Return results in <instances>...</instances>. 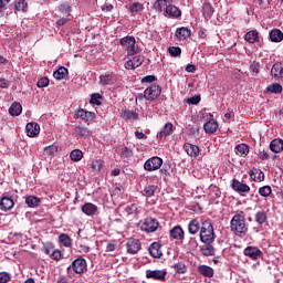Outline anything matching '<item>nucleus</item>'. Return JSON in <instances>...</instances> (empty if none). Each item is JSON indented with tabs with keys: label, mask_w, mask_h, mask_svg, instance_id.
I'll use <instances>...</instances> for the list:
<instances>
[{
	"label": "nucleus",
	"mask_w": 283,
	"mask_h": 283,
	"mask_svg": "<svg viewBox=\"0 0 283 283\" xmlns=\"http://www.w3.org/2000/svg\"><path fill=\"white\" fill-rule=\"evenodd\" d=\"M234 151L237 156L247 158V156H249V146L247 144H239L235 146Z\"/></svg>",
	"instance_id": "nucleus-29"
},
{
	"label": "nucleus",
	"mask_w": 283,
	"mask_h": 283,
	"mask_svg": "<svg viewBox=\"0 0 283 283\" xmlns=\"http://www.w3.org/2000/svg\"><path fill=\"white\" fill-rule=\"evenodd\" d=\"M167 0H157L154 4L155 10H158V12H163L164 10H167Z\"/></svg>",
	"instance_id": "nucleus-46"
},
{
	"label": "nucleus",
	"mask_w": 283,
	"mask_h": 283,
	"mask_svg": "<svg viewBox=\"0 0 283 283\" xmlns=\"http://www.w3.org/2000/svg\"><path fill=\"white\" fill-rule=\"evenodd\" d=\"M143 9L144 7L140 2H134L129 6V12H132V14H138V12L143 11Z\"/></svg>",
	"instance_id": "nucleus-47"
},
{
	"label": "nucleus",
	"mask_w": 283,
	"mask_h": 283,
	"mask_svg": "<svg viewBox=\"0 0 283 283\" xmlns=\"http://www.w3.org/2000/svg\"><path fill=\"white\" fill-rule=\"evenodd\" d=\"M59 241L61 242V244H63V247H66V248L72 247V238H70V235L65 233L60 234Z\"/></svg>",
	"instance_id": "nucleus-43"
},
{
	"label": "nucleus",
	"mask_w": 283,
	"mask_h": 283,
	"mask_svg": "<svg viewBox=\"0 0 283 283\" xmlns=\"http://www.w3.org/2000/svg\"><path fill=\"white\" fill-rule=\"evenodd\" d=\"M63 256H64L63 251L59 249L53 250L50 254L51 260H54L55 262L63 260Z\"/></svg>",
	"instance_id": "nucleus-45"
},
{
	"label": "nucleus",
	"mask_w": 283,
	"mask_h": 283,
	"mask_svg": "<svg viewBox=\"0 0 283 283\" xmlns=\"http://www.w3.org/2000/svg\"><path fill=\"white\" fill-rule=\"evenodd\" d=\"M212 14H213V9L211 8V4L209 3L203 4V17L206 19H211Z\"/></svg>",
	"instance_id": "nucleus-50"
},
{
	"label": "nucleus",
	"mask_w": 283,
	"mask_h": 283,
	"mask_svg": "<svg viewBox=\"0 0 283 283\" xmlns=\"http://www.w3.org/2000/svg\"><path fill=\"white\" fill-rule=\"evenodd\" d=\"M60 12H62V14H70V12H72V7L67 3L61 4Z\"/></svg>",
	"instance_id": "nucleus-56"
},
{
	"label": "nucleus",
	"mask_w": 283,
	"mask_h": 283,
	"mask_svg": "<svg viewBox=\"0 0 283 283\" xmlns=\"http://www.w3.org/2000/svg\"><path fill=\"white\" fill-rule=\"evenodd\" d=\"M200 241L203 244H213L216 242V232L213 231V223L210 220L201 221Z\"/></svg>",
	"instance_id": "nucleus-2"
},
{
	"label": "nucleus",
	"mask_w": 283,
	"mask_h": 283,
	"mask_svg": "<svg viewBox=\"0 0 283 283\" xmlns=\"http://www.w3.org/2000/svg\"><path fill=\"white\" fill-rule=\"evenodd\" d=\"M12 280V274L8 272H0V283H8Z\"/></svg>",
	"instance_id": "nucleus-54"
},
{
	"label": "nucleus",
	"mask_w": 283,
	"mask_h": 283,
	"mask_svg": "<svg viewBox=\"0 0 283 283\" xmlns=\"http://www.w3.org/2000/svg\"><path fill=\"white\" fill-rule=\"evenodd\" d=\"M163 167V158L158 156L150 157L144 164L145 171H158Z\"/></svg>",
	"instance_id": "nucleus-6"
},
{
	"label": "nucleus",
	"mask_w": 283,
	"mask_h": 283,
	"mask_svg": "<svg viewBox=\"0 0 283 283\" xmlns=\"http://www.w3.org/2000/svg\"><path fill=\"white\" fill-rule=\"evenodd\" d=\"M74 133L76 136H91L92 132H90V128L83 127V126H76L74 128Z\"/></svg>",
	"instance_id": "nucleus-41"
},
{
	"label": "nucleus",
	"mask_w": 283,
	"mask_h": 283,
	"mask_svg": "<svg viewBox=\"0 0 283 283\" xmlns=\"http://www.w3.org/2000/svg\"><path fill=\"white\" fill-rule=\"evenodd\" d=\"M271 74L274 78H283V62H276L272 66Z\"/></svg>",
	"instance_id": "nucleus-24"
},
{
	"label": "nucleus",
	"mask_w": 283,
	"mask_h": 283,
	"mask_svg": "<svg viewBox=\"0 0 283 283\" xmlns=\"http://www.w3.org/2000/svg\"><path fill=\"white\" fill-rule=\"evenodd\" d=\"M161 92H163V90L160 88V86L158 84H153L144 91V98L146 101H150V102L156 101V98H158V96H160Z\"/></svg>",
	"instance_id": "nucleus-7"
},
{
	"label": "nucleus",
	"mask_w": 283,
	"mask_h": 283,
	"mask_svg": "<svg viewBox=\"0 0 283 283\" xmlns=\"http://www.w3.org/2000/svg\"><path fill=\"white\" fill-rule=\"evenodd\" d=\"M268 220H269V214L266 213V211L261 210L255 213V222L256 223L264 224V222H266Z\"/></svg>",
	"instance_id": "nucleus-36"
},
{
	"label": "nucleus",
	"mask_w": 283,
	"mask_h": 283,
	"mask_svg": "<svg viewBox=\"0 0 283 283\" xmlns=\"http://www.w3.org/2000/svg\"><path fill=\"white\" fill-rule=\"evenodd\" d=\"M21 112H23V106L17 102H14L9 108V114L11 116H21Z\"/></svg>",
	"instance_id": "nucleus-33"
},
{
	"label": "nucleus",
	"mask_w": 283,
	"mask_h": 283,
	"mask_svg": "<svg viewBox=\"0 0 283 283\" xmlns=\"http://www.w3.org/2000/svg\"><path fill=\"white\" fill-rule=\"evenodd\" d=\"M203 129L206 134H216L218 132V122L216 119L210 118L203 124Z\"/></svg>",
	"instance_id": "nucleus-18"
},
{
	"label": "nucleus",
	"mask_w": 283,
	"mask_h": 283,
	"mask_svg": "<svg viewBox=\"0 0 283 283\" xmlns=\"http://www.w3.org/2000/svg\"><path fill=\"white\" fill-rule=\"evenodd\" d=\"M119 43L127 50L128 56H134V54H136V38L127 35L122 38Z\"/></svg>",
	"instance_id": "nucleus-5"
},
{
	"label": "nucleus",
	"mask_w": 283,
	"mask_h": 283,
	"mask_svg": "<svg viewBox=\"0 0 283 283\" xmlns=\"http://www.w3.org/2000/svg\"><path fill=\"white\" fill-rule=\"evenodd\" d=\"M258 157L260 158V160H266V158H269V153H266L265 150H260Z\"/></svg>",
	"instance_id": "nucleus-63"
},
{
	"label": "nucleus",
	"mask_w": 283,
	"mask_h": 283,
	"mask_svg": "<svg viewBox=\"0 0 283 283\" xmlns=\"http://www.w3.org/2000/svg\"><path fill=\"white\" fill-rule=\"evenodd\" d=\"M175 273L185 274L187 273V265L184 262H178L172 265Z\"/></svg>",
	"instance_id": "nucleus-42"
},
{
	"label": "nucleus",
	"mask_w": 283,
	"mask_h": 283,
	"mask_svg": "<svg viewBox=\"0 0 283 283\" xmlns=\"http://www.w3.org/2000/svg\"><path fill=\"white\" fill-rule=\"evenodd\" d=\"M156 191H158V186L148 185L144 188L142 193L145 196V198H151L155 196Z\"/></svg>",
	"instance_id": "nucleus-31"
},
{
	"label": "nucleus",
	"mask_w": 283,
	"mask_h": 283,
	"mask_svg": "<svg viewBox=\"0 0 283 283\" xmlns=\"http://www.w3.org/2000/svg\"><path fill=\"white\" fill-rule=\"evenodd\" d=\"M272 191L273 190L271 189V186H263V187L259 188V193L263 198H269V196H271Z\"/></svg>",
	"instance_id": "nucleus-48"
},
{
	"label": "nucleus",
	"mask_w": 283,
	"mask_h": 283,
	"mask_svg": "<svg viewBox=\"0 0 283 283\" xmlns=\"http://www.w3.org/2000/svg\"><path fill=\"white\" fill-rule=\"evenodd\" d=\"M77 273L81 275V273H85L87 271V261L83 258L75 259L69 266H67V273Z\"/></svg>",
	"instance_id": "nucleus-3"
},
{
	"label": "nucleus",
	"mask_w": 283,
	"mask_h": 283,
	"mask_svg": "<svg viewBox=\"0 0 283 283\" xmlns=\"http://www.w3.org/2000/svg\"><path fill=\"white\" fill-rule=\"evenodd\" d=\"M125 211L127 216H138V213H140V208H138L136 203H132L126 206Z\"/></svg>",
	"instance_id": "nucleus-38"
},
{
	"label": "nucleus",
	"mask_w": 283,
	"mask_h": 283,
	"mask_svg": "<svg viewBox=\"0 0 283 283\" xmlns=\"http://www.w3.org/2000/svg\"><path fill=\"white\" fill-rule=\"evenodd\" d=\"M184 149L191 158H198V156L200 155V147H198L197 145L186 143L184 145Z\"/></svg>",
	"instance_id": "nucleus-15"
},
{
	"label": "nucleus",
	"mask_w": 283,
	"mask_h": 283,
	"mask_svg": "<svg viewBox=\"0 0 283 283\" xmlns=\"http://www.w3.org/2000/svg\"><path fill=\"white\" fill-rule=\"evenodd\" d=\"M52 251H54V245L50 244L43 248V252L45 255H52Z\"/></svg>",
	"instance_id": "nucleus-62"
},
{
	"label": "nucleus",
	"mask_w": 283,
	"mask_h": 283,
	"mask_svg": "<svg viewBox=\"0 0 283 283\" xmlns=\"http://www.w3.org/2000/svg\"><path fill=\"white\" fill-rule=\"evenodd\" d=\"M25 205L31 209H34V207H39V205H41V199L35 196H28L25 197Z\"/></svg>",
	"instance_id": "nucleus-34"
},
{
	"label": "nucleus",
	"mask_w": 283,
	"mask_h": 283,
	"mask_svg": "<svg viewBox=\"0 0 283 283\" xmlns=\"http://www.w3.org/2000/svg\"><path fill=\"white\" fill-rule=\"evenodd\" d=\"M161 247L160 243L158 242H154L150 244V247L148 248V251L151 255V258H163V250H161Z\"/></svg>",
	"instance_id": "nucleus-19"
},
{
	"label": "nucleus",
	"mask_w": 283,
	"mask_h": 283,
	"mask_svg": "<svg viewBox=\"0 0 283 283\" xmlns=\"http://www.w3.org/2000/svg\"><path fill=\"white\" fill-rule=\"evenodd\" d=\"M166 14H168V17H171V19H178V17H181L182 12L178 7L174 4H168L166 7Z\"/></svg>",
	"instance_id": "nucleus-23"
},
{
	"label": "nucleus",
	"mask_w": 283,
	"mask_h": 283,
	"mask_svg": "<svg viewBox=\"0 0 283 283\" xmlns=\"http://www.w3.org/2000/svg\"><path fill=\"white\" fill-rule=\"evenodd\" d=\"M270 149L274 154H280L283 151V140L280 138L273 139L270 144Z\"/></svg>",
	"instance_id": "nucleus-27"
},
{
	"label": "nucleus",
	"mask_w": 283,
	"mask_h": 283,
	"mask_svg": "<svg viewBox=\"0 0 283 283\" xmlns=\"http://www.w3.org/2000/svg\"><path fill=\"white\" fill-rule=\"evenodd\" d=\"M15 10L18 12H25L28 10V2L20 0L15 3Z\"/></svg>",
	"instance_id": "nucleus-51"
},
{
	"label": "nucleus",
	"mask_w": 283,
	"mask_h": 283,
	"mask_svg": "<svg viewBox=\"0 0 283 283\" xmlns=\"http://www.w3.org/2000/svg\"><path fill=\"white\" fill-rule=\"evenodd\" d=\"M156 81L155 75H147L142 78V83H154Z\"/></svg>",
	"instance_id": "nucleus-59"
},
{
	"label": "nucleus",
	"mask_w": 283,
	"mask_h": 283,
	"mask_svg": "<svg viewBox=\"0 0 283 283\" xmlns=\"http://www.w3.org/2000/svg\"><path fill=\"white\" fill-rule=\"evenodd\" d=\"M102 167H103V165L101 164V161H93L92 163V170L93 171H101Z\"/></svg>",
	"instance_id": "nucleus-60"
},
{
	"label": "nucleus",
	"mask_w": 283,
	"mask_h": 283,
	"mask_svg": "<svg viewBox=\"0 0 283 283\" xmlns=\"http://www.w3.org/2000/svg\"><path fill=\"white\" fill-rule=\"evenodd\" d=\"M270 39L273 43H280L283 41V33L279 29H274L270 32Z\"/></svg>",
	"instance_id": "nucleus-32"
},
{
	"label": "nucleus",
	"mask_w": 283,
	"mask_h": 283,
	"mask_svg": "<svg viewBox=\"0 0 283 283\" xmlns=\"http://www.w3.org/2000/svg\"><path fill=\"white\" fill-rule=\"evenodd\" d=\"M169 233L172 240H185V230L180 226H175Z\"/></svg>",
	"instance_id": "nucleus-16"
},
{
	"label": "nucleus",
	"mask_w": 283,
	"mask_h": 283,
	"mask_svg": "<svg viewBox=\"0 0 283 283\" xmlns=\"http://www.w3.org/2000/svg\"><path fill=\"white\" fill-rule=\"evenodd\" d=\"M0 87L2 90H8V87H10V82L8 80H6V78H1L0 80Z\"/></svg>",
	"instance_id": "nucleus-61"
},
{
	"label": "nucleus",
	"mask_w": 283,
	"mask_h": 283,
	"mask_svg": "<svg viewBox=\"0 0 283 283\" xmlns=\"http://www.w3.org/2000/svg\"><path fill=\"white\" fill-rule=\"evenodd\" d=\"M243 253L247 258H250V260H260L264 253L262 250H260L258 247L248 245Z\"/></svg>",
	"instance_id": "nucleus-9"
},
{
	"label": "nucleus",
	"mask_w": 283,
	"mask_h": 283,
	"mask_svg": "<svg viewBox=\"0 0 283 283\" xmlns=\"http://www.w3.org/2000/svg\"><path fill=\"white\" fill-rule=\"evenodd\" d=\"M81 211L84 212L85 216L93 217L98 213V206L92 202H86L81 207Z\"/></svg>",
	"instance_id": "nucleus-13"
},
{
	"label": "nucleus",
	"mask_w": 283,
	"mask_h": 283,
	"mask_svg": "<svg viewBox=\"0 0 283 283\" xmlns=\"http://www.w3.org/2000/svg\"><path fill=\"white\" fill-rule=\"evenodd\" d=\"M59 151V146L55 145H51V146H46L43 150V158H50V156H54V154H56Z\"/></svg>",
	"instance_id": "nucleus-35"
},
{
	"label": "nucleus",
	"mask_w": 283,
	"mask_h": 283,
	"mask_svg": "<svg viewBox=\"0 0 283 283\" xmlns=\"http://www.w3.org/2000/svg\"><path fill=\"white\" fill-rule=\"evenodd\" d=\"M25 132L29 138H34V136H39V133L41 132V126L36 123H29L25 126Z\"/></svg>",
	"instance_id": "nucleus-14"
},
{
	"label": "nucleus",
	"mask_w": 283,
	"mask_h": 283,
	"mask_svg": "<svg viewBox=\"0 0 283 283\" xmlns=\"http://www.w3.org/2000/svg\"><path fill=\"white\" fill-rule=\"evenodd\" d=\"M14 207V201L12 198L3 197L0 201V209L1 211H10Z\"/></svg>",
	"instance_id": "nucleus-25"
},
{
	"label": "nucleus",
	"mask_w": 283,
	"mask_h": 283,
	"mask_svg": "<svg viewBox=\"0 0 283 283\" xmlns=\"http://www.w3.org/2000/svg\"><path fill=\"white\" fill-rule=\"evenodd\" d=\"M174 132V124L171 123H167L164 128L159 132V134H157V138H166L167 136H169L171 133Z\"/></svg>",
	"instance_id": "nucleus-30"
},
{
	"label": "nucleus",
	"mask_w": 283,
	"mask_h": 283,
	"mask_svg": "<svg viewBox=\"0 0 283 283\" xmlns=\"http://www.w3.org/2000/svg\"><path fill=\"white\" fill-rule=\"evenodd\" d=\"M201 229L202 223H200V221H198L197 219H192L188 224V233H190V235H196V233H198V231H201Z\"/></svg>",
	"instance_id": "nucleus-21"
},
{
	"label": "nucleus",
	"mask_w": 283,
	"mask_h": 283,
	"mask_svg": "<svg viewBox=\"0 0 283 283\" xmlns=\"http://www.w3.org/2000/svg\"><path fill=\"white\" fill-rule=\"evenodd\" d=\"M127 253H130V255H136L138 251L142 249L140 240L138 239H128L126 243Z\"/></svg>",
	"instance_id": "nucleus-11"
},
{
	"label": "nucleus",
	"mask_w": 283,
	"mask_h": 283,
	"mask_svg": "<svg viewBox=\"0 0 283 283\" xmlns=\"http://www.w3.org/2000/svg\"><path fill=\"white\" fill-rule=\"evenodd\" d=\"M147 280H156L157 282H165L167 280V270H146Z\"/></svg>",
	"instance_id": "nucleus-8"
},
{
	"label": "nucleus",
	"mask_w": 283,
	"mask_h": 283,
	"mask_svg": "<svg viewBox=\"0 0 283 283\" xmlns=\"http://www.w3.org/2000/svg\"><path fill=\"white\" fill-rule=\"evenodd\" d=\"M75 116L76 118H81L82 120H85V123H90V120H94V117L96 116V114L81 108L76 112Z\"/></svg>",
	"instance_id": "nucleus-17"
},
{
	"label": "nucleus",
	"mask_w": 283,
	"mask_h": 283,
	"mask_svg": "<svg viewBox=\"0 0 283 283\" xmlns=\"http://www.w3.org/2000/svg\"><path fill=\"white\" fill-rule=\"evenodd\" d=\"M168 52L170 56H180L182 54V50L179 46H170Z\"/></svg>",
	"instance_id": "nucleus-53"
},
{
	"label": "nucleus",
	"mask_w": 283,
	"mask_h": 283,
	"mask_svg": "<svg viewBox=\"0 0 283 283\" xmlns=\"http://www.w3.org/2000/svg\"><path fill=\"white\" fill-rule=\"evenodd\" d=\"M196 70H197L196 65L188 64L186 66V72H189L190 74H193V72H196Z\"/></svg>",
	"instance_id": "nucleus-64"
},
{
	"label": "nucleus",
	"mask_w": 283,
	"mask_h": 283,
	"mask_svg": "<svg viewBox=\"0 0 283 283\" xmlns=\"http://www.w3.org/2000/svg\"><path fill=\"white\" fill-rule=\"evenodd\" d=\"M159 227L160 222L155 218H146L140 222V229L146 233H155V231H158Z\"/></svg>",
	"instance_id": "nucleus-4"
},
{
	"label": "nucleus",
	"mask_w": 283,
	"mask_h": 283,
	"mask_svg": "<svg viewBox=\"0 0 283 283\" xmlns=\"http://www.w3.org/2000/svg\"><path fill=\"white\" fill-rule=\"evenodd\" d=\"M258 39H259L258 31H249L245 34V41H248V43H255V41H258Z\"/></svg>",
	"instance_id": "nucleus-44"
},
{
	"label": "nucleus",
	"mask_w": 283,
	"mask_h": 283,
	"mask_svg": "<svg viewBox=\"0 0 283 283\" xmlns=\"http://www.w3.org/2000/svg\"><path fill=\"white\" fill-rule=\"evenodd\" d=\"M122 116L126 119V120H138V113L134 112V111H129V109H124L122 112Z\"/></svg>",
	"instance_id": "nucleus-37"
},
{
	"label": "nucleus",
	"mask_w": 283,
	"mask_h": 283,
	"mask_svg": "<svg viewBox=\"0 0 283 283\" xmlns=\"http://www.w3.org/2000/svg\"><path fill=\"white\" fill-rule=\"evenodd\" d=\"M249 174L251 180H254V182H262L264 180V172L258 168H253Z\"/></svg>",
	"instance_id": "nucleus-26"
},
{
	"label": "nucleus",
	"mask_w": 283,
	"mask_h": 283,
	"mask_svg": "<svg viewBox=\"0 0 283 283\" xmlns=\"http://www.w3.org/2000/svg\"><path fill=\"white\" fill-rule=\"evenodd\" d=\"M268 92H271V94H280L282 92V85L279 83L272 84L268 86Z\"/></svg>",
	"instance_id": "nucleus-49"
},
{
	"label": "nucleus",
	"mask_w": 283,
	"mask_h": 283,
	"mask_svg": "<svg viewBox=\"0 0 283 283\" xmlns=\"http://www.w3.org/2000/svg\"><path fill=\"white\" fill-rule=\"evenodd\" d=\"M187 103H189V105H198V103H200V96L195 95V96L188 98Z\"/></svg>",
	"instance_id": "nucleus-58"
},
{
	"label": "nucleus",
	"mask_w": 283,
	"mask_h": 283,
	"mask_svg": "<svg viewBox=\"0 0 283 283\" xmlns=\"http://www.w3.org/2000/svg\"><path fill=\"white\" fill-rule=\"evenodd\" d=\"M50 85V80L48 77H41L38 81V87H48Z\"/></svg>",
	"instance_id": "nucleus-57"
},
{
	"label": "nucleus",
	"mask_w": 283,
	"mask_h": 283,
	"mask_svg": "<svg viewBox=\"0 0 283 283\" xmlns=\"http://www.w3.org/2000/svg\"><path fill=\"white\" fill-rule=\"evenodd\" d=\"M230 229L235 235H247L249 227H247V219L243 213H237L233 216L230 222Z\"/></svg>",
	"instance_id": "nucleus-1"
},
{
	"label": "nucleus",
	"mask_w": 283,
	"mask_h": 283,
	"mask_svg": "<svg viewBox=\"0 0 283 283\" xmlns=\"http://www.w3.org/2000/svg\"><path fill=\"white\" fill-rule=\"evenodd\" d=\"M66 75L67 70L65 69V66L60 67L53 73V76L56 81H63V78H65Z\"/></svg>",
	"instance_id": "nucleus-39"
},
{
	"label": "nucleus",
	"mask_w": 283,
	"mask_h": 283,
	"mask_svg": "<svg viewBox=\"0 0 283 283\" xmlns=\"http://www.w3.org/2000/svg\"><path fill=\"white\" fill-rule=\"evenodd\" d=\"M200 253L205 258H209L211 255H216V248L211 243H205L200 247Z\"/></svg>",
	"instance_id": "nucleus-22"
},
{
	"label": "nucleus",
	"mask_w": 283,
	"mask_h": 283,
	"mask_svg": "<svg viewBox=\"0 0 283 283\" xmlns=\"http://www.w3.org/2000/svg\"><path fill=\"white\" fill-rule=\"evenodd\" d=\"M175 34L179 41H187L191 36V30L187 27H181L176 30Z\"/></svg>",
	"instance_id": "nucleus-20"
},
{
	"label": "nucleus",
	"mask_w": 283,
	"mask_h": 283,
	"mask_svg": "<svg viewBox=\"0 0 283 283\" xmlns=\"http://www.w3.org/2000/svg\"><path fill=\"white\" fill-rule=\"evenodd\" d=\"M70 158L74 163H78V161L83 160V151L81 149H74L71 151Z\"/></svg>",
	"instance_id": "nucleus-40"
},
{
	"label": "nucleus",
	"mask_w": 283,
	"mask_h": 283,
	"mask_svg": "<svg viewBox=\"0 0 283 283\" xmlns=\"http://www.w3.org/2000/svg\"><path fill=\"white\" fill-rule=\"evenodd\" d=\"M112 74H106V75H101L99 76V84L101 85H109V83L112 82Z\"/></svg>",
	"instance_id": "nucleus-52"
},
{
	"label": "nucleus",
	"mask_w": 283,
	"mask_h": 283,
	"mask_svg": "<svg viewBox=\"0 0 283 283\" xmlns=\"http://www.w3.org/2000/svg\"><path fill=\"white\" fill-rule=\"evenodd\" d=\"M90 103H93V105H101V94L98 93L92 94Z\"/></svg>",
	"instance_id": "nucleus-55"
},
{
	"label": "nucleus",
	"mask_w": 283,
	"mask_h": 283,
	"mask_svg": "<svg viewBox=\"0 0 283 283\" xmlns=\"http://www.w3.org/2000/svg\"><path fill=\"white\" fill-rule=\"evenodd\" d=\"M145 63V56L143 55H135L133 59L128 60L125 63L126 70H136V67H140Z\"/></svg>",
	"instance_id": "nucleus-10"
},
{
	"label": "nucleus",
	"mask_w": 283,
	"mask_h": 283,
	"mask_svg": "<svg viewBox=\"0 0 283 283\" xmlns=\"http://www.w3.org/2000/svg\"><path fill=\"white\" fill-rule=\"evenodd\" d=\"M231 186L234 191H238V193H249L251 191V187H249V185L243 184L238 179H233Z\"/></svg>",
	"instance_id": "nucleus-12"
},
{
	"label": "nucleus",
	"mask_w": 283,
	"mask_h": 283,
	"mask_svg": "<svg viewBox=\"0 0 283 283\" xmlns=\"http://www.w3.org/2000/svg\"><path fill=\"white\" fill-rule=\"evenodd\" d=\"M197 270L200 275H203V277H213V268L209 265H199Z\"/></svg>",
	"instance_id": "nucleus-28"
}]
</instances>
